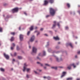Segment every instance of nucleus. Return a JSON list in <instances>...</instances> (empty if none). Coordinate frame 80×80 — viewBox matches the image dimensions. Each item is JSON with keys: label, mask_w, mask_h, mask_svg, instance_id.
<instances>
[{"label": "nucleus", "mask_w": 80, "mask_h": 80, "mask_svg": "<svg viewBox=\"0 0 80 80\" xmlns=\"http://www.w3.org/2000/svg\"><path fill=\"white\" fill-rule=\"evenodd\" d=\"M49 10L50 14H51V15H52V16H53L55 13V10L52 8H50Z\"/></svg>", "instance_id": "1"}, {"label": "nucleus", "mask_w": 80, "mask_h": 80, "mask_svg": "<svg viewBox=\"0 0 80 80\" xmlns=\"http://www.w3.org/2000/svg\"><path fill=\"white\" fill-rule=\"evenodd\" d=\"M24 66L23 67V71L24 72L25 71V70H26V71L27 72H28V71L30 70V68H26V67H27V65L26 64V63H24Z\"/></svg>", "instance_id": "2"}, {"label": "nucleus", "mask_w": 80, "mask_h": 80, "mask_svg": "<svg viewBox=\"0 0 80 80\" xmlns=\"http://www.w3.org/2000/svg\"><path fill=\"white\" fill-rule=\"evenodd\" d=\"M71 66H73L74 68H75L76 67V66H75V64H74V63H73L71 64H70L69 66L67 68L69 70H70V69H71Z\"/></svg>", "instance_id": "3"}, {"label": "nucleus", "mask_w": 80, "mask_h": 80, "mask_svg": "<svg viewBox=\"0 0 80 80\" xmlns=\"http://www.w3.org/2000/svg\"><path fill=\"white\" fill-rule=\"evenodd\" d=\"M12 12L13 13H15V12H17L18 11V8H15L13 9L12 10Z\"/></svg>", "instance_id": "4"}, {"label": "nucleus", "mask_w": 80, "mask_h": 80, "mask_svg": "<svg viewBox=\"0 0 80 80\" xmlns=\"http://www.w3.org/2000/svg\"><path fill=\"white\" fill-rule=\"evenodd\" d=\"M32 52L33 53H36L37 52V48L35 47L32 48Z\"/></svg>", "instance_id": "5"}, {"label": "nucleus", "mask_w": 80, "mask_h": 80, "mask_svg": "<svg viewBox=\"0 0 80 80\" xmlns=\"http://www.w3.org/2000/svg\"><path fill=\"white\" fill-rule=\"evenodd\" d=\"M4 57L6 58V59H9V56L8 55L6 54L5 53H4L3 54Z\"/></svg>", "instance_id": "6"}, {"label": "nucleus", "mask_w": 80, "mask_h": 80, "mask_svg": "<svg viewBox=\"0 0 80 80\" xmlns=\"http://www.w3.org/2000/svg\"><path fill=\"white\" fill-rule=\"evenodd\" d=\"M53 23L54 24L53 25L52 28H55V27H56V24H57V22L56 21H54L53 22Z\"/></svg>", "instance_id": "7"}, {"label": "nucleus", "mask_w": 80, "mask_h": 80, "mask_svg": "<svg viewBox=\"0 0 80 80\" xmlns=\"http://www.w3.org/2000/svg\"><path fill=\"white\" fill-rule=\"evenodd\" d=\"M34 39H35V37L34 36H33L30 40V42H32L34 40Z\"/></svg>", "instance_id": "8"}, {"label": "nucleus", "mask_w": 80, "mask_h": 80, "mask_svg": "<svg viewBox=\"0 0 80 80\" xmlns=\"http://www.w3.org/2000/svg\"><path fill=\"white\" fill-rule=\"evenodd\" d=\"M53 39L56 40H60V38H58V36H57L56 37H54Z\"/></svg>", "instance_id": "9"}, {"label": "nucleus", "mask_w": 80, "mask_h": 80, "mask_svg": "<svg viewBox=\"0 0 80 80\" xmlns=\"http://www.w3.org/2000/svg\"><path fill=\"white\" fill-rule=\"evenodd\" d=\"M19 38L21 41L23 40V35L21 34L20 35Z\"/></svg>", "instance_id": "10"}, {"label": "nucleus", "mask_w": 80, "mask_h": 80, "mask_svg": "<svg viewBox=\"0 0 80 80\" xmlns=\"http://www.w3.org/2000/svg\"><path fill=\"white\" fill-rule=\"evenodd\" d=\"M56 59V60L57 62H59L60 61H62V58H60V60H59L58 58L56 57H55Z\"/></svg>", "instance_id": "11"}, {"label": "nucleus", "mask_w": 80, "mask_h": 80, "mask_svg": "<svg viewBox=\"0 0 80 80\" xmlns=\"http://www.w3.org/2000/svg\"><path fill=\"white\" fill-rule=\"evenodd\" d=\"M48 3V1L47 0H45L44 2V5H47Z\"/></svg>", "instance_id": "12"}, {"label": "nucleus", "mask_w": 80, "mask_h": 80, "mask_svg": "<svg viewBox=\"0 0 80 80\" xmlns=\"http://www.w3.org/2000/svg\"><path fill=\"white\" fill-rule=\"evenodd\" d=\"M66 73V72H63L62 73V75L61 77V78H62V77H64L65 76V74Z\"/></svg>", "instance_id": "13"}, {"label": "nucleus", "mask_w": 80, "mask_h": 80, "mask_svg": "<svg viewBox=\"0 0 80 80\" xmlns=\"http://www.w3.org/2000/svg\"><path fill=\"white\" fill-rule=\"evenodd\" d=\"M30 30L32 31L33 30V26H32L31 27L29 28Z\"/></svg>", "instance_id": "14"}, {"label": "nucleus", "mask_w": 80, "mask_h": 80, "mask_svg": "<svg viewBox=\"0 0 80 80\" xmlns=\"http://www.w3.org/2000/svg\"><path fill=\"white\" fill-rule=\"evenodd\" d=\"M50 3H53L54 2V0H49Z\"/></svg>", "instance_id": "15"}, {"label": "nucleus", "mask_w": 80, "mask_h": 80, "mask_svg": "<svg viewBox=\"0 0 80 80\" xmlns=\"http://www.w3.org/2000/svg\"><path fill=\"white\" fill-rule=\"evenodd\" d=\"M67 7H68V8H70V4L68 3L67 4Z\"/></svg>", "instance_id": "16"}, {"label": "nucleus", "mask_w": 80, "mask_h": 80, "mask_svg": "<svg viewBox=\"0 0 80 80\" xmlns=\"http://www.w3.org/2000/svg\"><path fill=\"white\" fill-rule=\"evenodd\" d=\"M73 78H67V80H72Z\"/></svg>", "instance_id": "17"}, {"label": "nucleus", "mask_w": 80, "mask_h": 80, "mask_svg": "<svg viewBox=\"0 0 80 80\" xmlns=\"http://www.w3.org/2000/svg\"><path fill=\"white\" fill-rule=\"evenodd\" d=\"M11 55L12 57H13V56H16L17 55V53L16 52L14 53V55H12V54H11Z\"/></svg>", "instance_id": "18"}, {"label": "nucleus", "mask_w": 80, "mask_h": 80, "mask_svg": "<svg viewBox=\"0 0 80 80\" xmlns=\"http://www.w3.org/2000/svg\"><path fill=\"white\" fill-rule=\"evenodd\" d=\"M51 68H52L53 69H55V70H57V67H52Z\"/></svg>", "instance_id": "19"}, {"label": "nucleus", "mask_w": 80, "mask_h": 80, "mask_svg": "<svg viewBox=\"0 0 80 80\" xmlns=\"http://www.w3.org/2000/svg\"><path fill=\"white\" fill-rule=\"evenodd\" d=\"M0 70L1 71H2V72H4V71H5V70L4 69L2 68H0Z\"/></svg>", "instance_id": "20"}, {"label": "nucleus", "mask_w": 80, "mask_h": 80, "mask_svg": "<svg viewBox=\"0 0 80 80\" xmlns=\"http://www.w3.org/2000/svg\"><path fill=\"white\" fill-rule=\"evenodd\" d=\"M13 40H14V38L13 37H12L10 39L11 41L12 42V41H13Z\"/></svg>", "instance_id": "21"}, {"label": "nucleus", "mask_w": 80, "mask_h": 80, "mask_svg": "<svg viewBox=\"0 0 80 80\" xmlns=\"http://www.w3.org/2000/svg\"><path fill=\"white\" fill-rule=\"evenodd\" d=\"M72 48H73V46H72V44L71 43H69L68 44Z\"/></svg>", "instance_id": "22"}, {"label": "nucleus", "mask_w": 80, "mask_h": 80, "mask_svg": "<svg viewBox=\"0 0 80 80\" xmlns=\"http://www.w3.org/2000/svg\"><path fill=\"white\" fill-rule=\"evenodd\" d=\"M11 34L12 35H15V33L14 32H11Z\"/></svg>", "instance_id": "23"}, {"label": "nucleus", "mask_w": 80, "mask_h": 80, "mask_svg": "<svg viewBox=\"0 0 80 80\" xmlns=\"http://www.w3.org/2000/svg\"><path fill=\"white\" fill-rule=\"evenodd\" d=\"M18 58L19 59H22V57L21 56H18Z\"/></svg>", "instance_id": "24"}, {"label": "nucleus", "mask_w": 80, "mask_h": 80, "mask_svg": "<svg viewBox=\"0 0 80 80\" xmlns=\"http://www.w3.org/2000/svg\"><path fill=\"white\" fill-rule=\"evenodd\" d=\"M2 32V28L0 27V32Z\"/></svg>", "instance_id": "25"}, {"label": "nucleus", "mask_w": 80, "mask_h": 80, "mask_svg": "<svg viewBox=\"0 0 80 80\" xmlns=\"http://www.w3.org/2000/svg\"><path fill=\"white\" fill-rule=\"evenodd\" d=\"M46 53H45V52L43 51V55H46Z\"/></svg>", "instance_id": "26"}, {"label": "nucleus", "mask_w": 80, "mask_h": 80, "mask_svg": "<svg viewBox=\"0 0 80 80\" xmlns=\"http://www.w3.org/2000/svg\"><path fill=\"white\" fill-rule=\"evenodd\" d=\"M17 50H19L20 49L18 47V46H17Z\"/></svg>", "instance_id": "27"}, {"label": "nucleus", "mask_w": 80, "mask_h": 80, "mask_svg": "<svg viewBox=\"0 0 80 80\" xmlns=\"http://www.w3.org/2000/svg\"><path fill=\"white\" fill-rule=\"evenodd\" d=\"M12 45L13 47H15V44L14 43H12Z\"/></svg>", "instance_id": "28"}, {"label": "nucleus", "mask_w": 80, "mask_h": 80, "mask_svg": "<svg viewBox=\"0 0 80 80\" xmlns=\"http://www.w3.org/2000/svg\"><path fill=\"white\" fill-rule=\"evenodd\" d=\"M30 31H28V33H27L28 35H29V34H30Z\"/></svg>", "instance_id": "29"}, {"label": "nucleus", "mask_w": 80, "mask_h": 80, "mask_svg": "<svg viewBox=\"0 0 80 80\" xmlns=\"http://www.w3.org/2000/svg\"><path fill=\"white\" fill-rule=\"evenodd\" d=\"M47 78L48 80H50L51 79V78H50V77H48Z\"/></svg>", "instance_id": "30"}, {"label": "nucleus", "mask_w": 80, "mask_h": 80, "mask_svg": "<svg viewBox=\"0 0 80 80\" xmlns=\"http://www.w3.org/2000/svg\"><path fill=\"white\" fill-rule=\"evenodd\" d=\"M57 25L59 27L60 26V23H59V22H57Z\"/></svg>", "instance_id": "31"}, {"label": "nucleus", "mask_w": 80, "mask_h": 80, "mask_svg": "<svg viewBox=\"0 0 80 80\" xmlns=\"http://www.w3.org/2000/svg\"><path fill=\"white\" fill-rule=\"evenodd\" d=\"M13 48H14V47H11V50H13Z\"/></svg>", "instance_id": "32"}, {"label": "nucleus", "mask_w": 80, "mask_h": 80, "mask_svg": "<svg viewBox=\"0 0 80 80\" xmlns=\"http://www.w3.org/2000/svg\"><path fill=\"white\" fill-rule=\"evenodd\" d=\"M38 55L39 56H42V53H39Z\"/></svg>", "instance_id": "33"}, {"label": "nucleus", "mask_w": 80, "mask_h": 80, "mask_svg": "<svg viewBox=\"0 0 80 80\" xmlns=\"http://www.w3.org/2000/svg\"><path fill=\"white\" fill-rule=\"evenodd\" d=\"M65 28L66 30H68V27H65Z\"/></svg>", "instance_id": "34"}, {"label": "nucleus", "mask_w": 80, "mask_h": 80, "mask_svg": "<svg viewBox=\"0 0 80 80\" xmlns=\"http://www.w3.org/2000/svg\"><path fill=\"white\" fill-rule=\"evenodd\" d=\"M45 65L47 66H50V65H49V64H45Z\"/></svg>", "instance_id": "35"}, {"label": "nucleus", "mask_w": 80, "mask_h": 80, "mask_svg": "<svg viewBox=\"0 0 80 80\" xmlns=\"http://www.w3.org/2000/svg\"><path fill=\"white\" fill-rule=\"evenodd\" d=\"M26 77H27V78H29V76H28V75H27Z\"/></svg>", "instance_id": "36"}, {"label": "nucleus", "mask_w": 80, "mask_h": 80, "mask_svg": "<svg viewBox=\"0 0 80 80\" xmlns=\"http://www.w3.org/2000/svg\"><path fill=\"white\" fill-rule=\"evenodd\" d=\"M77 53H78V54H80V51H78Z\"/></svg>", "instance_id": "37"}, {"label": "nucleus", "mask_w": 80, "mask_h": 80, "mask_svg": "<svg viewBox=\"0 0 80 80\" xmlns=\"http://www.w3.org/2000/svg\"><path fill=\"white\" fill-rule=\"evenodd\" d=\"M50 17V16L48 15H47V16H46V18H48V17Z\"/></svg>", "instance_id": "38"}, {"label": "nucleus", "mask_w": 80, "mask_h": 80, "mask_svg": "<svg viewBox=\"0 0 80 80\" xmlns=\"http://www.w3.org/2000/svg\"><path fill=\"white\" fill-rule=\"evenodd\" d=\"M34 72H35V73L36 74H38V73H37V72H36V71H34Z\"/></svg>", "instance_id": "39"}, {"label": "nucleus", "mask_w": 80, "mask_h": 80, "mask_svg": "<svg viewBox=\"0 0 80 80\" xmlns=\"http://www.w3.org/2000/svg\"><path fill=\"white\" fill-rule=\"evenodd\" d=\"M43 30V28H41L40 29L41 31H42V30Z\"/></svg>", "instance_id": "40"}, {"label": "nucleus", "mask_w": 80, "mask_h": 80, "mask_svg": "<svg viewBox=\"0 0 80 80\" xmlns=\"http://www.w3.org/2000/svg\"><path fill=\"white\" fill-rule=\"evenodd\" d=\"M44 35H45V36H48V35L47 34H44Z\"/></svg>", "instance_id": "41"}, {"label": "nucleus", "mask_w": 80, "mask_h": 80, "mask_svg": "<svg viewBox=\"0 0 80 80\" xmlns=\"http://www.w3.org/2000/svg\"><path fill=\"white\" fill-rule=\"evenodd\" d=\"M39 34H40V32H38V34H37V35H39Z\"/></svg>", "instance_id": "42"}, {"label": "nucleus", "mask_w": 80, "mask_h": 80, "mask_svg": "<svg viewBox=\"0 0 80 80\" xmlns=\"http://www.w3.org/2000/svg\"><path fill=\"white\" fill-rule=\"evenodd\" d=\"M24 14H25V15H27V13L25 12H24Z\"/></svg>", "instance_id": "43"}, {"label": "nucleus", "mask_w": 80, "mask_h": 80, "mask_svg": "<svg viewBox=\"0 0 80 80\" xmlns=\"http://www.w3.org/2000/svg\"><path fill=\"white\" fill-rule=\"evenodd\" d=\"M19 30H21V27H19Z\"/></svg>", "instance_id": "44"}, {"label": "nucleus", "mask_w": 80, "mask_h": 80, "mask_svg": "<svg viewBox=\"0 0 80 80\" xmlns=\"http://www.w3.org/2000/svg\"><path fill=\"white\" fill-rule=\"evenodd\" d=\"M15 59H13L12 60V61L13 62H15Z\"/></svg>", "instance_id": "45"}, {"label": "nucleus", "mask_w": 80, "mask_h": 80, "mask_svg": "<svg viewBox=\"0 0 80 80\" xmlns=\"http://www.w3.org/2000/svg\"><path fill=\"white\" fill-rule=\"evenodd\" d=\"M37 63H38V64H40V62H37Z\"/></svg>", "instance_id": "46"}, {"label": "nucleus", "mask_w": 80, "mask_h": 80, "mask_svg": "<svg viewBox=\"0 0 80 80\" xmlns=\"http://www.w3.org/2000/svg\"><path fill=\"white\" fill-rule=\"evenodd\" d=\"M6 5H7V4H4V6H6Z\"/></svg>", "instance_id": "47"}, {"label": "nucleus", "mask_w": 80, "mask_h": 80, "mask_svg": "<svg viewBox=\"0 0 80 80\" xmlns=\"http://www.w3.org/2000/svg\"><path fill=\"white\" fill-rule=\"evenodd\" d=\"M41 66L42 67L43 66V64H40Z\"/></svg>", "instance_id": "48"}, {"label": "nucleus", "mask_w": 80, "mask_h": 80, "mask_svg": "<svg viewBox=\"0 0 80 80\" xmlns=\"http://www.w3.org/2000/svg\"><path fill=\"white\" fill-rule=\"evenodd\" d=\"M44 69H45V70H46V67H44Z\"/></svg>", "instance_id": "49"}, {"label": "nucleus", "mask_w": 80, "mask_h": 80, "mask_svg": "<svg viewBox=\"0 0 80 80\" xmlns=\"http://www.w3.org/2000/svg\"><path fill=\"white\" fill-rule=\"evenodd\" d=\"M77 80H80V78H77Z\"/></svg>", "instance_id": "50"}, {"label": "nucleus", "mask_w": 80, "mask_h": 80, "mask_svg": "<svg viewBox=\"0 0 80 80\" xmlns=\"http://www.w3.org/2000/svg\"><path fill=\"white\" fill-rule=\"evenodd\" d=\"M37 58H38V59H40V58H38V57H37Z\"/></svg>", "instance_id": "51"}, {"label": "nucleus", "mask_w": 80, "mask_h": 80, "mask_svg": "<svg viewBox=\"0 0 80 80\" xmlns=\"http://www.w3.org/2000/svg\"><path fill=\"white\" fill-rule=\"evenodd\" d=\"M43 78H46V77L44 76V77H43Z\"/></svg>", "instance_id": "52"}, {"label": "nucleus", "mask_w": 80, "mask_h": 80, "mask_svg": "<svg viewBox=\"0 0 80 80\" xmlns=\"http://www.w3.org/2000/svg\"><path fill=\"white\" fill-rule=\"evenodd\" d=\"M60 68H63V67H59Z\"/></svg>", "instance_id": "53"}, {"label": "nucleus", "mask_w": 80, "mask_h": 80, "mask_svg": "<svg viewBox=\"0 0 80 80\" xmlns=\"http://www.w3.org/2000/svg\"><path fill=\"white\" fill-rule=\"evenodd\" d=\"M77 58V55L75 56V58Z\"/></svg>", "instance_id": "54"}, {"label": "nucleus", "mask_w": 80, "mask_h": 80, "mask_svg": "<svg viewBox=\"0 0 80 80\" xmlns=\"http://www.w3.org/2000/svg\"><path fill=\"white\" fill-rule=\"evenodd\" d=\"M29 48H31V47L30 46H29Z\"/></svg>", "instance_id": "55"}, {"label": "nucleus", "mask_w": 80, "mask_h": 80, "mask_svg": "<svg viewBox=\"0 0 80 80\" xmlns=\"http://www.w3.org/2000/svg\"><path fill=\"white\" fill-rule=\"evenodd\" d=\"M37 27H36L35 28V29H37Z\"/></svg>", "instance_id": "56"}, {"label": "nucleus", "mask_w": 80, "mask_h": 80, "mask_svg": "<svg viewBox=\"0 0 80 80\" xmlns=\"http://www.w3.org/2000/svg\"><path fill=\"white\" fill-rule=\"evenodd\" d=\"M60 42H58V44H60Z\"/></svg>", "instance_id": "57"}, {"label": "nucleus", "mask_w": 80, "mask_h": 80, "mask_svg": "<svg viewBox=\"0 0 80 80\" xmlns=\"http://www.w3.org/2000/svg\"><path fill=\"white\" fill-rule=\"evenodd\" d=\"M42 71V70H39V72H41Z\"/></svg>", "instance_id": "58"}, {"label": "nucleus", "mask_w": 80, "mask_h": 80, "mask_svg": "<svg viewBox=\"0 0 80 80\" xmlns=\"http://www.w3.org/2000/svg\"><path fill=\"white\" fill-rule=\"evenodd\" d=\"M11 70H13V68H12V69H11Z\"/></svg>", "instance_id": "59"}, {"label": "nucleus", "mask_w": 80, "mask_h": 80, "mask_svg": "<svg viewBox=\"0 0 80 80\" xmlns=\"http://www.w3.org/2000/svg\"><path fill=\"white\" fill-rule=\"evenodd\" d=\"M38 42L37 41H36V42Z\"/></svg>", "instance_id": "60"}, {"label": "nucleus", "mask_w": 80, "mask_h": 80, "mask_svg": "<svg viewBox=\"0 0 80 80\" xmlns=\"http://www.w3.org/2000/svg\"><path fill=\"white\" fill-rule=\"evenodd\" d=\"M70 13H71V14H72V12H71Z\"/></svg>", "instance_id": "61"}, {"label": "nucleus", "mask_w": 80, "mask_h": 80, "mask_svg": "<svg viewBox=\"0 0 80 80\" xmlns=\"http://www.w3.org/2000/svg\"><path fill=\"white\" fill-rule=\"evenodd\" d=\"M3 17H5V15H3Z\"/></svg>", "instance_id": "62"}, {"label": "nucleus", "mask_w": 80, "mask_h": 80, "mask_svg": "<svg viewBox=\"0 0 80 80\" xmlns=\"http://www.w3.org/2000/svg\"><path fill=\"white\" fill-rule=\"evenodd\" d=\"M37 31H35V32H36Z\"/></svg>", "instance_id": "63"}, {"label": "nucleus", "mask_w": 80, "mask_h": 80, "mask_svg": "<svg viewBox=\"0 0 80 80\" xmlns=\"http://www.w3.org/2000/svg\"><path fill=\"white\" fill-rule=\"evenodd\" d=\"M76 44H77V42H76Z\"/></svg>", "instance_id": "64"}]
</instances>
